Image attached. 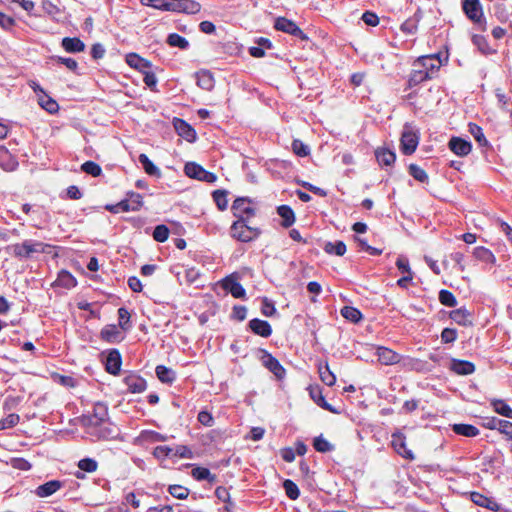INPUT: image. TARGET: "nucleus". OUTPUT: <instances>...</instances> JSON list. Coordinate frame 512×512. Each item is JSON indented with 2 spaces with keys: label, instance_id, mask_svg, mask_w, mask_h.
Returning a JSON list of instances; mask_svg holds the SVG:
<instances>
[{
  "label": "nucleus",
  "instance_id": "obj_11",
  "mask_svg": "<svg viewBox=\"0 0 512 512\" xmlns=\"http://www.w3.org/2000/svg\"><path fill=\"white\" fill-rule=\"evenodd\" d=\"M400 143L402 153L404 155H411L417 149L419 143V135L416 131L405 129L402 132Z\"/></svg>",
  "mask_w": 512,
  "mask_h": 512
},
{
  "label": "nucleus",
  "instance_id": "obj_20",
  "mask_svg": "<svg viewBox=\"0 0 512 512\" xmlns=\"http://www.w3.org/2000/svg\"><path fill=\"white\" fill-rule=\"evenodd\" d=\"M449 149L458 156H467L472 149L469 141L460 137H452L448 143Z\"/></svg>",
  "mask_w": 512,
  "mask_h": 512
},
{
  "label": "nucleus",
  "instance_id": "obj_29",
  "mask_svg": "<svg viewBox=\"0 0 512 512\" xmlns=\"http://www.w3.org/2000/svg\"><path fill=\"white\" fill-rule=\"evenodd\" d=\"M197 85L204 90L211 91L215 86L213 74L208 70H201L196 73Z\"/></svg>",
  "mask_w": 512,
  "mask_h": 512
},
{
  "label": "nucleus",
  "instance_id": "obj_63",
  "mask_svg": "<svg viewBox=\"0 0 512 512\" xmlns=\"http://www.w3.org/2000/svg\"><path fill=\"white\" fill-rule=\"evenodd\" d=\"M173 450L166 445H160L154 448L153 455L160 460L172 457Z\"/></svg>",
  "mask_w": 512,
  "mask_h": 512
},
{
  "label": "nucleus",
  "instance_id": "obj_1",
  "mask_svg": "<svg viewBox=\"0 0 512 512\" xmlns=\"http://www.w3.org/2000/svg\"><path fill=\"white\" fill-rule=\"evenodd\" d=\"M441 67L439 54H430L418 57L412 64L407 87L413 88L425 81L437 77Z\"/></svg>",
  "mask_w": 512,
  "mask_h": 512
},
{
  "label": "nucleus",
  "instance_id": "obj_33",
  "mask_svg": "<svg viewBox=\"0 0 512 512\" xmlns=\"http://www.w3.org/2000/svg\"><path fill=\"white\" fill-rule=\"evenodd\" d=\"M54 284L56 286H60L66 289H70L76 286L77 281L75 277L67 270H61L58 273V277L55 280Z\"/></svg>",
  "mask_w": 512,
  "mask_h": 512
},
{
  "label": "nucleus",
  "instance_id": "obj_8",
  "mask_svg": "<svg viewBox=\"0 0 512 512\" xmlns=\"http://www.w3.org/2000/svg\"><path fill=\"white\" fill-rule=\"evenodd\" d=\"M185 174L193 179L213 183L217 180V176L213 172L205 170L201 165L189 162L184 167Z\"/></svg>",
  "mask_w": 512,
  "mask_h": 512
},
{
  "label": "nucleus",
  "instance_id": "obj_28",
  "mask_svg": "<svg viewBox=\"0 0 512 512\" xmlns=\"http://www.w3.org/2000/svg\"><path fill=\"white\" fill-rule=\"evenodd\" d=\"M61 46L68 53H79L85 50L84 42L78 37H64Z\"/></svg>",
  "mask_w": 512,
  "mask_h": 512
},
{
  "label": "nucleus",
  "instance_id": "obj_58",
  "mask_svg": "<svg viewBox=\"0 0 512 512\" xmlns=\"http://www.w3.org/2000/svg\"><path fill=\"white\" fill-rule=\"evenodd\" d=\"M419 18L415 14L414 17L407 19L401 24V31L406 34H414L418 29Z\"/></svg>",
  "mask_w": 512,
  "mask_h": 512
},
{
  "label": "nucleus",
  "instance_id": "obj_50",
  "mask_svg": "<svg viewBox=\"0 0 512 512\" xmlns=\"http://www.w3.org/2000/svg\"><path fill=\"white\" fill-rule=\"evenodd\" d=\"M173 0H141L145 6H150L162 11H171Z\"/></svg>",
  "mask_w": 512,
  "mask_h": 512
},
{
  "label": "nucleus",
  "instance_id": "obj_49",
  "mask_svg": "<svg viewBox=\"0 0 512 512\" xmlns=\"http://www.w3.org/2000/svg\"><path fill=\"white\" fill-rule=\"evenodd\" d=\"M472 42L475 46H477V48L479 49V51L481 53H483L484 55H489V54H492L495 52V50H493L489 44H488V41L486 39V37L482 36V35H474L473 38H472Z\"/></svg>",
  "mask_w": 512,
  "mask_h": 512
},
{
  "label": "nucleus",
  "instance_id": "obj_57",
  "mask_svg": "<svg viewBox=\"0 0 512 512\" xmlns=\"http://www.w3.org/2000/svg\"><path fill=\"white\" fill-rule=\"evenodd\" d=\"M313 447L321 453L333 450V445L321 435L314 438Z\"/></svg>",
  "mask_w": 512,
  "mask_h": 512
},
{
  "label": "nucleus",
  "instance_id": "obj_53",
  "mask_svg": "<svg viewBox=\"0 0 512 512\" xmlns=\"http://www.w3.org/2000/svg\"><path fill=\"white\" fill-rule=\"evenodd\" d=\"M81 170L86 174L93 177H98L102 174L101 166L94 161H86L81 165Z\"/></svg>",
  "mask_w": 512,
  "mask_h": 512
},
{
  "label": "nucleus",
  "instance_id": "obj_12",
  "mask_svg": "<svg viewBox=\"0 0 512 512\" xmlns=\"http://www.w3.org/2000/svg\"><path fill=\"white\" fill-rule=\"evenodd\" d=\"M221 287L231 293L234 298L244 299L246 291L235 275L226 276L221 281Z\"/></svg>",
  "mask_w": 512,
  "mask_h": 512
},
{
  "label": "nucleus",
  "instance_id": "obj_30",
  "mask_svg": "<svg viewBox=\"0 0 512 512\" xmlns=\"http://www.w3.org/2000/svg\"><path fill=\"white\" fill-rule=\"evenodd\" d=\"M375 156L381 166H392L396 160L395 153L387 148L376 149Z\"/></svg>",
  "mask_w": 512,
  "mask_h": 512
},
{
  "label": "nucleus",
  "instance_id": "obj_17",
  "mask_svg": "<svg viewBox=\"0 0 512 512\" xmlns=\"http://www.w3.org/2000/svg\"><path fill=\"white\" fill-rule=\"evenodd\" d=\"M122 357L117 349H112L108 352L105 361V369L111 375H118L121 370Z\"/></svg>",
  "mask_w": 512,
  "mask_h": 512
},
{
  "label": "nucleus",
  "instance_id": "obj_44",
  "mask_svg": "<svg viewBox=\"0 0 512 512\" xmlns=\"http://www.w3.org/2000/svg\"><path fill=\"white\" fill-rule=\"evenodd\" d=\"M408 172L415 180L421 183H428L429 181V176L426 171L417 164H410L408 166Z\"/></svg>",
  "mask_w": 512,
  "mask_h": 512
},
{
  "label": "nucleus",
  "instance_id": "obj_35",
  "mask_svg": "<svg viewBox=\"0 0 512 512\" xmlns=\"http://www.w3.org/2000/svg\"><path fill=\"white\" fill-rule=\"evenodd\" d=\"M278 215L282 218L281 225L288 228L295 222V214L292 208L288 205H280L277 208Z\"/></svg>",
  "mask_w": 512,
  "mask_h": 512
},
{
  "label": "nucleus",
  "instance_id": "obj_41",
  "mask_svg": "<svg viewBox=\"0 0 512 512\" xmlns=\"http://www.w3.org/2000/svg\"><path fill=\"white\" fill-rule=\"evenodd\" d=\"M128 204L129 211H139L143 206V197L137 192H128L125 199Z\"/></svg>",
  "mask_w": 512,
  "mask_h": 512
},
{
  "label": "nucleus",
  "instance_id": "obj_48",
  "mask_svg": "<svg viewBox=\"0 0 512 512\" xmlns=\"http://www.w3.org/2000/svg\"><path fill=\"white\" fill-rule=\"evenodd\" d=\"M469 132L472 134L474 139L478 142V144L481 147L488 146L489 143L483 133V129L479 125H477L475 123H470L469 124Z\"/></svg>",
  "mask_w": 512,
  "mask_h": 512
},
{
  "label": "nucleus",
  "instance_id": "obj_5",
  "mask_svg": "<svg viewBox=\"0 0 512 512\" xmlns=\"http://www.w3.org/2000/svg\"><path fill=\"white\" fill-rule=\"evenodd\" d=\"M462 8L466 16L471 21L479 24L482 31H486V22L483 17V10L479 0H464Z\"/></svg>",
  "mask_w": 512,
  "mask_h": 512
},
{
  "label": "nucleus",
  "instance_id": "obj_25",
  "mask_svg": "<svg viewBox=\"0 0 512 512\" xmlns=\"http://www.w3.org/2000/svg\"><path fill=\"white\" fill-rule=\"evenodd\" d=\"M126 63L138 71L145 72L147 69L152 68V63L138 55L137 53H129L126 55Z\"/></svg>",
  "mask_w": 512,
  "mask_h": 512
},
{
  "label": "nucleus",
  "instance_id": "obj_2",
  "mask_svg": "<svg viewBox=\"0 0 512 512\" xmlns=\"http://www.w3.org/2000/svg\"><path fill=\"white\" fill-rule=\"evenodd\" d=\"M250 220H235L230 227V235L233 239L248 243L257 239L262 231L258 227H253Z\"/></svg>",
  "mask_w": 512,
  "mask_h": 512
},
{
  "label": "nucleus",
  "instance_id": "obj_61",
  "mask_svg": "<svg viewBox=\"0 0 512 512\" xmlns=\"http://www.w3.org/2000/svg\"><path fill=\"white\" fill-rule=\"evenodd\" d=\"M292 150L299 157H306L309 155L310 150L306 144L299 139H294L292 142Z\"/></svg>",
  "mask_w": 512,
  "mask_h": 512
},
{
  "label": "nucleus",
  "instance_id": "obj_62",
  "mask_svg": "<svg viewBox=\"0 0 512 512\" xmlns=\"http://www.w3.org/2000/svg\"><path fill=\"white\" fill-rule=\"evenodd\" d=\"M172 450H173L172 457L187 458V459L193 458L192 450L186 445H177L175 448H172Z\"/></svg>",
  "mask_w": 512,
  "mask_h": 512
},
{
  "label": "nucleus",
  "instance_id": "obj_54",
  "mask_svg": "<svg viewBox=\"0 0 512 512\" xmlns=\"http://www.w3.org/2000/svg\"><path fill=\"white\" fill-rule=\"evenodd\" d=\"M78 468L87 473H93L98 469V462L93 458H83L77 464Z\"/></svg>",
  "mask_w": 512,
  "mask_h": 512
},
{
  "label": "nucleus",
  "instance_id": "obj_22",
  "mask_svg": "<svg viewBox=\"0 0 512 512\" xmlns=\"http://www.w3.org/2000/svg\"><path fill=\"white\" fill-rule=\"evenodd\" d=\"M470 499L474 504L491 511L497 512L500 510V505L493 498L487 497L479 492H472Z\"/></svg>",
  "mask_w": 512,
  "mask_h": 512
},
{
  "label": "nucleus",
  "instance_id": "obj_3",
  "mask_svg": "<svg viewBox=\"0 0 512 512\" xmlns=\"http://www.w3.org/2000/svg\"><path fill=\"white\" fill-rule=\"evenodd\" d=\"M49 244L39 241L25 240L22 243H16L11 246L12 252L18 258H30L35 253H45Z\"/></svg>",
  "mask_w": 512,
  "mask_h": 512
},
{
  "label": "nucleus",
  "instance_id": "obj_52",
  "mask_svg": "<svg viewBox=\"0 0 512 512\" xmlns=\"http://www.w3.org/2000/svg\"><path fill=\"white\" fill-rule=\"evenodd\" d=\"M283 487L287 497L291 500H296L300 496V490L295 482L290 479H286L283 482Z\"/></svg>",
  "mask_w": 512,
  "mask_h": 512
},
{
  "label": "nucleus",
  "instance_id": "obj_56",
  "mask_svg": "<svg viewBox=\"0 0 512 512\" xmlns=\"http://www.w3.org/2000/svg\"><path fill=\"white\" fill-rule=\"evenodd\" d=\"M439 301L442 305L447 307H455L457 305V300L454 294L446 289H442L439 292Z\"/></svg>",
  "mask_w": 512,
  "mask_h": 512
},
{
  "label": "nucleus",
  "instance_id": "obj_10",
  "mask_svg": "<svg viewBox=\"0 0 512 512\" xmlns=\"http://www.w3.org/2000/svg\"><path fill=\"white\" fill-rule=\"evenodd\" d=\"M391 437V445L398 455L410 461L415 459L412 450L407 448L406 437L403 433L397 431L394 432Z\"/></svg>",
  "mask_w": 512,
  "mask_h": 512
},
{
  "label": "nucleus",
  "instance_id": "obj_59",
  "mask_svg": "<svg viewBox=\"0 0 512 512\" xmlns=\"http://www.w3.org/2000/svg\"><path fill=\"white\" fill-rule=\"evenodd\" d=\"M169 237V229L166 225H157L153 231V238L155 241L163 243Z\"/></svg>",
  "mask_w": 512,
  "mask_h": 512
},
{
  "label": "nucleus",
  "instance_id": "obj_14",
  "mask_svg": "<svg viewBox=\"0 0 512 512\" xmlns=\"http://www.w3.org/2000/svg\"><path fill=\"white\" fill-rule=\"evenodd\" d=\"M308 392L309 396L316 403V405L331 413L339 414V411L325 400L322 388L319 385H310L308 387Z\"/></svg>",
  "mask_w": 512,
  "mask_h": 512
},
{
  "label": "nucleus",
  "instance_id": "obj_24",
  "mask_svg": "<svg viewBox=\"0 0 512 512\" xmlns=\"http://www.w3.org/2000/svg\"><path fill=\"white\" fill-rule=\"evenodd\" d=\"M449 317L451 320L456 322L458 325L468 327L473 324L472 314L465 307H461L455 310H452L449 313Z\"/></svg>",
  "mask_w": 512,
  "mask_h": 512
},
{
  "label": "nucleus",
  "instance_id": "obj_16",
  "mask_svg": "<svg viewBox=\"0 0 512 512\" xmlns=\"http://www.w3.org/2000/svg\"><path fill=\"white\" fill-rule=\"evenodd\" d=\"M100 338L107 343H119L124 339V335L119 326L108 324L101 329Z\"/></svg>",
  "mask_w": 512,
  "mask_h": 512
},
{
  "label": "nucleus",
  "instance_id": "obj_9",
  "mask_svg": "<svg viewBox=\"0 0 512 512\" xmlns=\"http://www.w3.org/2000/svg\"><path fill=\"white\" fill-rule=\"evenodd\" d=\"M261 354L262 355L260 359L263 366L266 367L271 373H273L276 376V378L283 379L286 374V370L281 365L279 360L275 358L267 350L262 349Z\"/></svg>",
  "mask_w": 512,
  "mask_h": 512
},
{
  "label": "nucleus",
  "instance_id": "obj_4",
  "mask_svg": "<svg viewBox=\"0 0 512 512\" xmlns=\"http://www.w3.org/2000/svg\"><path fill=\"white\" fill-rule=\"evenodd\" d=\"M231 211L237 220H251L256 215L255 203L248 197L236 198L232 203Z\"/></svg>",
  "mask_w": 512,
  "mask_h": 512
},
{
  "label": "nucleus",
  "instance_id": "obj_6",
  "mask_svg": "<svg viewBox=\"0 0 512 512\" xmlns=\"http://www.w3.org/2000/svg\"><path fill=\"white\" fill-rule=\"evenodd\" d=\"M108 419V408L102 402H97L93 406V411L91 414L83 416L82 423L88 427L97 428L105 424Z\"/></svg>",
  "mask_w": 512,
  "mask_h": 512
},
{
  "label": "nucleus",
  "instance_id": "obj_7",
  "mask_svg": "<svg viewBox=\"0 0 512 512\" xmlns=\"http://www.w3.org/2000/svg\"><path fill=\"white\" fill-rule=\"evenodd\" d=\"M274 28L278 31L295 36L303 41H307L309 39L307 34H305L294 21L286 17L276 18Z\"/></svg>",
  "mask_w": 512,
  "mask_h": 512
},
{
  "label": "nucleus",
  "instance_id": "obj_38",
  "mask_svg": "<svg viewBox=\"0 0 512 512\" xmlns=\"http://www.w3.org/2000/svg\"><path fill=\"white\" fill-rule=\"evenodd\" d=\"M139 162L141 163L144 171L151 176H160V169L149 159V157L142 153L138 157Z\"/></svg>",
  "mask_w": 512,
  "mask_h": 512
},
{
  "label": "nucleus",
  "instance_id": "obj_40",
  "mask_svg": "<svg viewBox=\"0 0 512 512\" xmlns=\"http://www.w3.org/2000/svg\"><path fill=\"white\" fill-rule=\"evenodd\" d=\"M473 256L484 263H494L495 262V256L494 254L488 249L483 246H478L474 248L473 250Z\"/></svg>",
  "mask_w": 512,
  "mask_h": 512
},
{
  "label": "nucleus",
  "instance_id": "obj_18",
  "mask_svg": "<svg viewBox=\"0 0 512 512\" xmlns=\"http://www.w3.org/2000/svg\"><path fill=\"white\" fill-rule=\"evenodd\" d=\"M172 12H181L187 14H197L201 10L200 3L194 0H173Z\"/></svg>",
  "mask_w": 512,
  "mask_h": 512
},
{
  "label": "nucleus",
  "instance_id": "obj_39",
  "mask_svg": "<svg viewBox=\"0 0 512 512\" xmlns=\"http://www.w3.org/2000/svg\"><path fill=\"white\" fill-rule=\"evenodd\" d=\"M98 430L96 431H91L90 434L93 435V436H96L98 440H112V439H115L117 436H118V431H115L113 428L111 427H102L101 426H98L97 427Z\"/></svg>",
  "mask_w": 512,
  "mask_h": 512
},
{
  "label": "nucleus",
  "instance_id": "obj_51",
  "mask_svg": "<svg viewBox=\"0 0 512 512\" xmlns=\"http://www.w3.org/2000/svg\"><path fill=\"white\" fill-rule=\"evenodd\" d=\"M213 200L220 211H224L228 207L227 191L215 190L212 193Z\"/></svg>",
  "mask_w": 512,
  "mask_h": 512
},
{
  "label": "nucleus",
  "instance_id": "obj_27",
  "mask_svg": "<svg viewBox=\"0 0 512 512\" xmlns=\"http://www.w3.org/2000/svg\"><path fill=\"white\" fill-rule=\"evenodd\" d=\"M0 166L5 171H14L18 167L16 158L5 146H0Z\"/></svg>",
  "mask_w": 512,
  "mask_h": 512
},
{
  "label": "nucleus",
  "instance_id": "obj_21",
  "mask_svg": "<svg viewBox=\"0 0 512 512\" xmlns=\"http://www.w3.org/2000/svg\"><path fill=\"white\" fill-rule=\"evenodd\" d=\"M378 361L383 365H394L401 361V355L387 347H378Z\"/></svg>",
  "mask_w": 512,
  "mask_h": 512
},
{
  "label": "nucleus",
  "instance_id": "obj_37",
  "mask_svg": "<svg viewBox=\"0 0 512 512\" xmlns=\"http://www.w3.org/2000/svg\"><path fill=\"white\" fill-rule=\"evenodd\" d=\"M157 378L166 384H171L176 379V373L171 368H168L164 365H158L155 369Z\"/></svg>",
  "mask_w": 512,
  "mask_h": 512
},
{
  "label": "nucleus",
  "instance_id": "obj_31",
  "mask_svg": "<svg viewBox=\"0 0 512 512\" xmlns=\"http://www.w3.org/2000/svg\"><path fill=\"white\" fill-rule=\"evenodd\" d=\"M318 373L321 381L327 386H333L336 383V376L330 370L328 362L318 364Z\"/></svg>",
  "mask_w": 512,
  "mask_h": 512
},
{
  "label": "nucleus",
  "instance_id": "obj_64",
  "mask_svg": "<svg viewBox=\"0 0 512 512\" xmlns=\"http://www.w3.org/2000/svg\"><path fill=\"white\" fill-rule=\"evenodd\" d=\"M498 431L512 441V422L508 420L498 422Z\"/></svg>",
  "mask_w": 512,
  "mask_h": 512
},
{
  "label": "nucleus",
  "instance_id": "obj_42",
  "mask_svg": "<svg viewBox=\"0 0 512 512\" xmlns=\"http://www.w3.org/2000/svg\"><path fill=\"white\" fill-rule=\"evenodd\" d=\"M38 102L39 105L50 114L56 113L59 110L58 103L46 93H44V95H39Z\"/></svg>",
  "mask_w": 512,
  "mask_h": 512
},
{
  "label": "nucleus",
  "instance_id": "obj_55",
  "mask_svg": "<svg viewBox=\"0 0 512 512\" xmlns=\"http://www.w3.org/2000/svg\"><path fill=\"white\" fill-rule=\"evenodd\" d=\"M130 318H131V315L126 308L120 307L118 309V319H119L120 329H122L124 331H127L130 329V327H131Z\"/></svg>",
  "mask_w": 512,
  "mask_h": 512
},
{
  "label": "nucleus",
  "instance_id": "obj_26",
  "mask_svg": "<svg viewBox=\"0 0 512 512\" xmlns=\"http://www.w3.org/2000/svg\"><path fill=\"white\" fill-rule=\"evenodd\" d=\"M450 369L457 375H470L474 373L475 365L468 360L452 359Z\"/></svg>",
  "mask_w": 512,
  "mask_h": 512
},
{
  "label": "nucleus",
  "instance_id": "obj_32",
  "mask_svg": "<svg viewBox=\"0 0 512 512\" xmlns=\"http://www.w3.org/2000/svg\"><path fill=\"white\" fill-rule=\"evenodd\" d=\"M494 16L502 23L508 21L512 14V5L504 2L495 3L493 6Z\"/></svg>",
  "mask_w": 512,
  "mask_h": 512
},
{
  "label": "nucleus",
  "instance_id": "obj_19",
  "mask_svg": "<svg viewBox=\"0 0 512 512\" xmlns=\"http://www.w3.org/2000/svg\"><path fill=\"white\" fill-rule=\"evenodd\" d=\"M249 329L258 336L268 338L272 334V327L268 321L259 318H253L248 323Z\"/></svg>",
  "mask_w": 512,
  "mask_h": 512
},
{
  "label": "nucleus",
  "instance_id": "obj_47",
  "mask_svg": "<svg viewBox=\"0 0 512 512\" xmlns=\"http://www.w3.org/2000/svg\"><path fill=\"white\" fill-rule=\"evenodd\" d=\"M167 44L170 45L171 47H178L180 49H187L189 47V42L188 40L181 36L180 34L178 33H171L168 35L167 37V40H166Z\"/></svg>",
  "mask_w": 512,
  "mask_h": 512
},
{
  "label": "nucleus",
  "instance_id": "obj_36",
  "mask_svg": "<svg viewBox=\"0 0 512 512\" xmlns=\"http://www.w3.org/2000/svg\"><path fill=\"white\" fill-rule=\"evenodd\" d=\"M191 475L194 479L198 481L206 480L209 483H215L217 480V476L212 474L210 470L206 467H194L191 471Z\"/></svg>",
  "mask_w": 512,
  "mask_h": 512
},
{
  "label": "nucleus",
  "instance_id": "obj_15",
  "mask_svg": "<svg viewBox=\"0 0 512 512\" xmlns=\"http://www.w3.org/2000/svg\"><path fill=\"white\" fill-rule=\"evenodd\" d=\"M123 382L130 393H142L147 388L146 380L138 374L130 373L123 378Z\"/></svg>",
  "mask_w": 512,
  "mask_h": 512
},
{
  "label": "nucleus",
  "instance_id": "obj_46",
  "mask_svg": "<svg viewBox=\"0 0 512 512\" xmlns=\"http://www.w3.org/2000/svg\"><path fill=\"white\" fill-rule=\"evenodd\" d=\"M491 405L496 413L512 419V408L504 400H493Z\"/></svg>",
  "mask_w": 512,
  "mask_h": 512
},
{
  "label": "nucleus",
  "instance_id": "obj_43",
  "mask_svg": "<svg viewBox=\"0 0 512 512\" xmlns=\"http://www.w3.org/2000/svg\"><path fill=\"white\" fill-rule=\"evenodd\" d=\"M340 313L342 317L352 323H358L362 319V313L360 310L352 306H344Z\"/></svg>",
  "mask_w": 512,
  "mask_h": 512
},
{
  "label": "nucleus",
  "instance_id": "obj_60",
  "mask_svg": "<svg viewBox=\"0 0 512 512\" xmlns=\"http://www.w3.org/2000/svg\"><path fill=\"white\" fill-rule=\"evenodd\" d=\"M169 493L180 500L186 499L189 495V489L181 485H170L168 488Z\"/></svg>",
  "mask_w": 512,
  "mask_h": 512
},
{
  "label": "nucleus",
  "instance_id": "obj_34",
  "mask_svg": "<svg viewBox=\"0 0 512 512\" xmlns=\"http://www.w3.org/2000/svg\"><path fill=\"white\" fill-rule=\"evenodd\" d=\"M452 430L455 434L465 437H476L480 433L476 426L464 423L452 425Z\"/></svg>",
  "mask_w": 512,
  "mask_h": 512
},
{
  "label": "nucleus",
  "instance_id": "obj_23",
  "mask_svg": "<svg viewBox=\"0 0 512 512\" xmlns=\"http://www.w3.org/2000/svg\"><path fill=\"white\" fill-rule=\"evenodd\" d=\"M63 487V482L60 480H50L42 485H39L36 490L35 494L40 498H46L54 493H56L58 490H60Z\"/></svg>",
  "mask_w": 512,
  "mask_h": 512
},
{
  "label": "nucleus",
  "instance_id": "obj_13",
  "mask_svg": "<svg viewBox=\"0 0 512 512\" xmlns=\"http://www.w3.org/2000/svg\"><path fill=\"white\" fill-rule=\"evenodd\" d=\"M173 126L177 134L184 138L188 142H194L196 140L195 129L185 120L174 117Z\"/></svg>",
  "mask_w": 512,
  "mask_h": 512
},
{
  "label": "nucleus",
  "instance_id": "obj_45",
  "mask_svg": "<svg viewBox=\"0 0 512 512\" xmlns=\"http://www.w3.org/2000/svg\"><path fill=\"white\" fill-rule=\"evenodd\" d=\"M323 249L327 254L343 256L346 252V244L340 240L336 242H327Z\"/></svg>",
  "mask_w": 512,
  "mask_h": 512
}]
</instances>
